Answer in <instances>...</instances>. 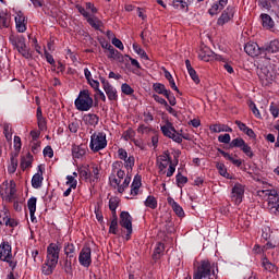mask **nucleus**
I'll list each match as a JSON object with an SVG mask.
<instances>
[{"instance_id": "nucleus-1", "label": "nucleus", "mask_w": 279, "mask_h": 279, "mask_svg": "<svg viewBox=\"0 0 279 279\" xmlns=\"http://www.w3.org/2000/svg\"><path fill=\"white\" fill-rule=\"evenodd\" d=\"M121 161H114L112 163V174L109 177V182L113 189H117L118 193H124L125 189L130 186L132 177L125 175V171L121 170Z\"/></svg>"}, {"instance_id": "nucleus-2", "label": "nucleus", "mask_w": 279, "mask_h": 279, "mask_svg": "<svg viewBox=\"0 0 279 279\" xmlns=\"http://www.w3.org/2000/svg\"><path fill=\"white\" fill-rule=\"evenodd\" d=\"M60 250L62 246L58 243H50L47 246L46 262L43 265L41 271L45 276H51L58 267V260H60Z\"/></svg>"}, {"instance_id": "nucleus-3", "label": "nucleus", "mask_w": 279, "mask_h": 279, "mask_svg": "<svg viewBox=\"0 0 279 279\" xmlns=\"http://www.w3.org/2000/svg\"><path fill=\"white\" fill-rule=\"evenodd\" d=\"M157 169H159L160 175H167V178H171L175 173V167H178V160L173 162L171 159V155L169 150L163 151L156 159Z\"/></svg>"}, {"instance_id": "nucleus-4", "label": "nucleus", "mask_w": 279, "mask_h": 279, "mask_svg": "<svg viewBox=\"0 0 279 279\" xmlns=\"http://www.w3.org/2000/svg\"><path fill=\"white\" fill-rule=\"evenodd\" d=\"M217 274H219L217 264L204 259L194 272L193 279H217Z\"/></svg>"}, {"instance_id": "nucleus-5", "label": "nucleus", "mask_w": 279, "mask_h": 279, "mask_svg": "<svg viewBox=\"0 0 279 279\" xmlns=\"http://www.w3.org/2000/svg\"><path fill=\"white\" fill-rule=\"evenodd\" d=\"M270 61L267 58H259L257 61V75L264 86H269L276 80L274 71L269 70Z\"/></svg>"}, {"instance_id": "nucleus-6", "label": "nucleus", "mask_w": 279, "mask_h": 279, "mask_svg": "<svg viewBox=\"0 0 279 279\" xmlns=\"http://www.w3.org/2000/svg\"><path fill=\"white\" fill-rule=\"evenodd\" d=\"M93 98L90 97V92L83 89L80 92L78 97L75 99L74 105L76 110L80 112H88L93 108Z\"/></svg>"}, {"instance_id": "nucleus-7", "label": "nucleus", "mask_w": 279, "mask_h": 279, "mask_svg": "<svg viewBox=\"0 0 279 279\" xmlns=\"http://www.w3.org/2000/svg\"><path fill=\"white\" fill-rule=\"evenodd\" d=\"M108 147V140L106 138V133L104 132H94L90 136L89 149L97 153L101 149Z\"/></svg>"}, {"instance_id": "nucleus-8", "label": "nucleus", "mask_w": 279, "mask_h": 279, "mask_svg": "<svg viewBox=\"0 0 279 279\" xmlns=\"http://www.w3.org/2000/svg\"><path fill=\"white\" fill-rule=\"evenodd\" d=\"M263 193L268 197L267 202L269 213L279 217V191L264 190Z\"/></svg>"}, {"instance_id": "nucleus-9", "label": "nucleus", "mask_w": 279, "mask_h": 279, "mask_svg": "<svg viewBox=\"0 0 279 279\" xmlns=\"http://www.w3.org/2000/svg\"><path fill=\"white\" fill-rule=\"evenodd\" d=\"M161 132L163 136L167 138H171L174 143H182V135L175 131L173 123L166 122V124L161 125Z\"/></svg>"}, {"instance_id": "nucleus-10", "label": "nucleus", "mask_w": 279, "mask_h": 279, "mask_svg": "<svg viewBox=\"0 0 279 279\" xmlns=\"http://www.w3.org/2000/svg\"><path fill=\"white\" fill-rule=\"evenodd\" d=\"M230 147H238L239 149H241V151H243V154H245V156H247L248 158H254V151L252 150V147L247 145V143H245V140L241 137L232 140L230 143Z\"/></svg>"}, {"instance_id": "nucleus-11", "label": "nucleus", "mask_w": 279, "mask_h": 279, "mask_svg": "<svg viewBox=\"0 0 279 279\" xmlns=\"http://www.w3.org/2000/svg\"><path fill=\"white\" fill-rule=\"evenodd\" d=\"M92 254L93 251L90 250V246L85 245L82 247L78 254V263L82 267H88L89 265H93Z\"/></svg>"}, {"instance_id": "nucleus-12", "label": "nucleus", "mask_w": 279, "mask_h": 279, "mask_svg": "<svg viewBox=\"0 0 279 279\" xmlns=\"http://www.w3.org/2000/svg\"><path fill=\"white\" fill-rule=\"evenodd\" d=\"M100 84H102V88L109 99V101H117L119 99V95H117V88H114L108 80L104 76L99 77Z\"/></svg>"}, {"instance_id": "nucleus-13", "label": "nucleus", "mask_w": 279, "mask_h": 279, "mask_svg": "<svg viewBox=\"0 0 279 279\" xmlns=\"http://www.w3.org/2000/svg\"><path fill=\"white\" fill-rule=\"evenodd\" d=\"M245 195V189L241 183H235L231 190V199L232 202L239 206L241 202H243V196Z\"/></svg>"}, {"instance_id": "nucleus-14", "label": "nucleus", "mask_w": 279, "mask_h": 279, "mask_svg": "<svg viewBox=\"0 0 279 279\" xmlns=\"http://www.w3.org/2000/svg\"><path fill=\"white\" fill-rule=\"evenodd\" d=\"M120 226L126 230V239L132 236V216L128 211L120 214Z\"/></svg>"}, {"instance_id": "nucleus-15", "label": "nucleus", "mask_w": 279, "mask_h": 279, "mask_svg": "<svg viewBox=\"0 0 279 279\" xmlns=\"http://www.w3.org/2000/svg\"><path fill=\"white\" fill-rule=\"evenodd\" d=\"M235 12L236 10L234 9V7L229 5L218 17L217 25H220L222 27V25L230 23V21L234 19Z\"/></svg>"}, {"instance_id": "nucleus-16", "label": "nucleus", "mask_w": 279, "mask_h": 279, "mask_svg": "<svg viewBox=\"0 0 279 279\" xmlns=\"http://www.w3.org/2000/svg\"><path fill=\"white\" fill-rule=\"evenodd\" d=\"M244 51L247 53V56H251L252 58H256V56H263L265 51L263 48L258 47V44L256 43H247L244 46Z\"/></svg>"}, {"instance_id": "nucleus-17", "label": "nucleus", "mask_w": 279, "mask_h": 279, "mask_svg": "<svg viewBox=\"0 0 279 279\" xmlns=\"http://www.w3.org/2000/svg\"><path fill=\"white\" fill-rule=\"evenodd\" d=\"M12 258V245L10 242H2L0 244V260H8Z\"/></svg>"}, {"instance_id": "nucleus-18", "label": "nucleus", "mask_w": 279, "mask_h": 279, "mask_svg": "<svg viewBox=\"0 0 279 279\" xmlns=\"http://www.w3.org/2000/svg\"><path fill=\"white\" fill-rule=\"evenodd\" d=\"M27 260L28 263H32V265H34V267H36V265H40L43 263V258L40 257V253L38 252V250H31V254L27 251Z\"/></svg>"}, {"instance_id": "nucleus-19", "label": "nucleus", "mask_w": 279, "mask_h": 279, "mask_svg": "<svg viewBox=\"0 0 279 279\" xmlns=\"http://www.w3.org/2000/svg\"><path fill=\"white\" fill-rule=\"evenodd\" d=\"M63 252L65 258H72L74 260H77V252L75 251V244L69 242L65 243L63 246Z\"/></svg>"}, {"instance_id": "nucleus-20", "label": "nucleus", "mask_w": 279, "mask_h": 279, "mask_svg": "<svg viewBox=\"0 0 279 279\" xmlns=\"http://www.w3.org/2000/svg\"><path fill=\"white\" fill-rule=\"evenodd\" d=\"M85 125H90V128H97L99 125V116L95 113H86L83 117Z\"/></svg>"}, {"instance_id": "nucleus-21", "label": "nucleus", "mask_w": 279, "mask_h": 279, "mask_svg": "<svg viewBox=\"0 0 279 279\" xmlns=\"http://www.w3.org/2000/svg\"><path fill=\"white\" fill-rule=\"evenodd\" d=\"M226 5H228V0H219L211 5V8L208 10V13L210 16H215V14H219V12H221Z\"/></svg>"}, {"instance_id": "nucleus-22", "label": "nucleus", "mask_w": 279, "mask_h": 279, "mask_svg": "<svg viewBox=\"0 0 279 279\" xmlns=\"http://www.w3.org/2000/svg\"><path fill=\"white\" fill-rule=\"evenodd\" d=\"M5 201L7 202H12L14 199V194L16 193V183L14 181H10V184H5Z\"/></svg>"}, {"instance_id": "nucleus-23", "label": "nucleus", "mask_w": 279, "mask_h": 279, "mask_svg": "<svg viewBox=\"0 0 279 279\" xmlns=\"http://www.w3.org/2000/svg\"><path fill=\"white\" fill-rule=\"evenodd\" d=\"M43 180H45V178H43V169L40 166H38L37 173H35L32 178L33 189H40V186H43Z\"/></svg>"}, {"instance_id": "nucleus-24", "label": "nucleus", "mask_w": 279, "mask_h": 279, "mask_svg": "<svg viewBox=\"0 0 279 279\" xmlns=\"http://www.w3.org/2000/svg\"><path fill=\"white\" fill-rule=\"evenodd\" d=\"M259 19L262 21L264 29H274L276 23L274 22V19H271L269 14L262 13Z\"/></svg>"}, {"instance_id": "nucleus-25", "label": "nucleus", "mask_w": 279, "mask_h": 279, "mask_svg": "<svg viewBox=\"0 0 279 279\" xmlns=\"http://www.w3.org/2000/svg\"><path fill=\"white\" fill-rule=\"evenodd\" d=\"M167 202L178 217H184V209L178 202H175V199H173V197H168Z\"/></svg>"}, {"instance_id": "nucleus-26", "label": "nucleus", "mask_w": 279, "mask_h": 279, "mask_svg": "<svg viewBox=\"0 0 279 279\" xmlns=\"http://www.w3.org/2000/svg\"><path fill=\"white\" fill-rule=\"evenodd\" d=\"M264 54L267 56V53H278L279 52V39H274L263 48Z\"/></svg>"}, {"instance_id": "nucleus-27", "label": "nucleus", "mask_w": 279, "mask_h": 279, "mask_svg": "<svg viewBox=\"0 0 279 279\" xmlns=\"http://www.w3.org/2000/svg\"><path fill=\"white\" fill-rule=\"evenodd\" d=\"M72 156L73 158L80 159L86 156V146L84 145H73L72 146Z\"/></svg>"}, {"instance_id": "nucleus-28", "label": "nucleus", "mask_w": 279, "mask_h": 279, "mask_svg": "<svg viewBox=\"0 0 279 279\" xmlns=\"http://www.w3.org/2000/svg\"><path fill=\"white\" fill-rule=\"evenodd\" d=\"M9 40L15 49H19V47L25 44V38L20 35H10Z\"/></svg>"}, {"instance_id": "nucleus-29", "label": "nucleus", "mask_w": 279, "mask_h": 279, "mask_svg": "<svg viewBox=\"0 0 279 279\" xmlns=\"http://www.w3.org/2000/svg\"><path fill=\"white\" fill-rule=\"evenodd\" d=\"M75 262L76 260L73 258H69V257L64 258L62 268L65 271V274H68L69 276H73V263Z\"/></svg>"}, {"instance_id": "nucleus-30", "label": "nucleus", "mask_w": 279, "mask_h": 279, "mask_svg": "<svg viewBox=\"0 0 279 279\" xmlns=\"http://www.w3.org/2000/svg\"><path fill=\"white\" fill-rule=\"evenodd\" d=\"M15 25H16V29L20 34L27 32V26H25V17L24 16H21V15L16 16Z\"/></svg>"}, {"instance_id": "nucleus-31", "label": "nucleus", "mask_w": 279, "mask_h": 279, "mask_svg": "<svg viewBox=\"0 0 279 279\" xmlns=\"http://www.w3.org/2000/svg\"><path fill=\"white\" fill-rule=\"evenodd\" d=\"M209 130L211 132H215L216 134H219L221 132H232V128L226 125V124H213Z\"/></svg>"}, {"instance_id": "nucleus-32", "label": "nucleus", "mask_w": 279, "mask_h": 279, "mask_svg": "<svg viewBox=\"0 0 279 279\" xmlns=\"http://www.w3.org/2000/svg\"><path fill=\"white\" fill-rule=\"evenodd\" d=\"M221 156H223V158H226V160H229L230 162H232V165H235V167H241V165H243V161H241L240 159H234V157H232V155H230L229 153H226L222 149L218 150Z\"/></svg>"}, {"instance_id": "nucleus-33", "label": "nucleus", "mask_w": 279, "mask_h": 279, "mask_svg": "<svg viewBox=\"0 0 279 279\" xmlns=\"http://www.w3.org/2000/svg\"><path fill=\"white\" fill-rule=\"evenodd\" d=\"M141 177L136 175L134 177V180L131 185V195L136 196L138 195V189H141Z\"/></svg>"}, {"instance_id": "nucleus-34", "label": "nucleus", "mask_w": 279, "mask_h": 279, "mask_svg": "<svg viewBox=\"0 0 279 279\" xmlns=\"http://www.w3.org/2000/svg\"><path fill=\"white\" fill-rule=\"evenodd\" d=\"M32 162H34V156H32V154L28 153L21 160V167H22L23 171H25V169H28V167H32Z\"/></svg>"}, {"instance_id": "nucleus-35", "label": "nucleus", "mask_w": 279, "mask_h": 279, "mask_svg": "<svg viewBox=\"0 0 279 279\" xmlns=\"http://www.w3.org/2000/svg\"><path fill=\"white\" fill-rule=\"evenodd\" d=\"M262 265L266 271H272V274H276V271H278V267H276V265L269 262L267 257L263 258Z\"/></svg>"}, {"instance_id": "nucleus-36", "label": "nucleus", "mask_w": 279, "mask_h": 279, "mask_svg": "<svg viewBox=\"0 0 279 279\" xmlns=\"http://www.w3.org/2000/svg\"><path fill=\"white\" fill-rule=\"evenodd\" d=\"M36 202H37L36 197H31L27 201V207L29 210L32 221H34V215L36 214Z\"/></svg>"}, {"instance_id": "nucleus-37", "label": "nucleus", "mask_w": 279, "mask_h": 279, "mask_svg": "<svg viewBox=\"0 0 279 279\" xmlns=\"http://www.w3.org/2000/svg\"><path fill=\"white\" fill-rule=\"evenodd\" d=\"M144 205L146 206V208H151V210H156V208H158V201L156 199V197L149 195L145 199Z\"/></svg>"}, {"instance_id": "nucleus-38", "label": "nucleus", "mask_w": 279, "mask_h": 279, "mask_svg": "<svg viewBox=\"0 0 279 279\" xmlns=\"http://www.w3.org/2000/svg\"><path fill=\"white\" fill-rule=\"evenodd\" d=\"M153 88L155 90V93H157L158 95H163V97L167 95V93L169 92V89H167V87L165 86V84L161 83H155L153 85Z\"/></svg>"}, {"instance_id": "nucleus-39", "label": "nucleus", "mask_w": 279, "mask_h": 279, "mask_svg": "<svg viewBox=\"0 0 279 279\" xmlns=\"http://www.w3.org/2000/svg\"><path fill=\"white\" fill-rule=\"evenodd\" d=\"M162 252H165V244L159 242V243H157L154 254H153L154 260H158L160 258V256H162Z\"/></svg>"}, {"instance_id": "nucleus-40", "label": "nucleus", "mask_w": 279, "mask_h": 279, "mask_svg": "<svg viewBox=\"0 0 279 279\" xmlns=\"http://www.w3.org/2000/svg\"><path fill=\"white\" fill-rule=\"evenodd\" d=\"M109 232L110 234H119V221L117 220V215L113 216V219L110 222Z\"/></svg>"}, {"instance_id": "nucleus-41", "label": "nucleus", "mask_w": 279, "mask_h": 279, "mask_svg": "<svg viewBox=\"0 0 279 279\" xmlns=\"http://www.w3.org/2000/svg\"><path fill=\"white\" fill-rule=\"evenodd\" d=\"M16 50L19 51V53H21V56H23V58H26V60H28V58H32V53L29 52V48H27V44L17 47Z\"/></svg>"}, {"instance_id": "nucleus-42", "label": "nucleus", "mask_w": 279, "mask_h": 279, "mask_svg": "<svg viewBox=\"0 0 279 279\" xmlns=\"http://www.w3.org/2000/svg\"><path fill=\"white\" fill-rule=\"evenodd\" d=\"M216 168L218 169V171L222 175V178H227V180H230V173H228V169L226 168L225 163L218 162L216 165Z\"/></svg>"}, {"instance_id": "nucleus-43", "label": "nucleus", "mask_w": 279, "mask_h": 279, "mask_svg": "<svg viewBox=\"0 0 279 279\" xmlns=\"http://www.w3.org/2000/svg\"><path fill=\"white\" fill-rule=\"evenodd\" d=\"M172 5L175 10H189V4L184 0H173Z\"/></svg>"}, {"instance_id": "nucleus-44", "label": "nucleus", "mask_w": 279, "mask_h": 279, "mask_svg": "<svg viewBox=\"0 0 279 279\" xmlns=\"http://www.w3.org/2000/svg\"><path fill=\"white\" fill-rule=\"evenodd\" d=\"M86 20L90 27H94V29H99V27H101V21H99V19L89 15Z\"/></svg>"}, {"instance_id": "nucleus-45", "label": "nucleus", "mask_w": 279, "mask_h": 279, "mask_svg": "<svg viewBox=\"0 0 279 279\" xmlns=\"http://www.w3.org/2000/svg\"><path fill=\"white\" fill-rule=\"evenodd\" d=\"M133 50L135 51V53H137L138 57H141L143 60H149V57L147 56V52H145L143 50V48H141V46L134 44L133 45Z\"/></svg>"}, {"instance_id": "nucleus-46", "label": "nucleus", "mask_w": 279, "mask_h": 279, "mask_svg": "<svg viewBox=\"0 0 279 279\" xmlns=\"http://www.w3.org/2000/svg\"><path fill=\"white\" fill-rule=\"evenodd\" d=\"M10 161L11 162L8 167V172L9 173H16V169L19 167V160H16V158H14V157H11Z\"/></svg>"}, {"instance_id": "nucleus-47", "label": "nucleus", "mask_w": 279, "mask_h": 279, "mask_svg": "<svg viewBox=\"0 0 279 279\" xmlns=\"http://www.w3.org/2000/svg\"><path fill=\"white\" fill-rule=\"evenodd\" d=\"M3 134L7 138V141H12V125H10L9 123H4L3 124Z\"/></svg>"}, {"instance_id": "nucleus-48", "label": "nucleus", "mask_w": 279, "mask_h": 279, "mask_svg": "<svg viewBox=\"0 0 279 279\" xmlns=\"http://www.w3.org/2000/svg\"><path fill=\"white\" fill-rule=\"evenodd\" d=\"M89 178H92V182H98L99 181V167L93 166L92 172L89 173Z\"/></svg>"}, {"instance_id": "nucleus-49", "label": "nucleus", "mask_w": 279, "mask_h": 279, "mask_svg": "<svg viewBox=\"0 0 279 279\" xmlns=\"http://www.w3.org/2000/svg\"><path fill=\"white\" fill-rule=\"evenodd\" d=\"M68 128L72 134H77V131L80 130V121L74 120V121L70 122Z\"/></svg>"}, {"instance_id": "nucleus-50", "label": "nucleus", "mask_w": 279, "mask_h": 279, "mask_svg": "<svg viewBox=\"0 0 279 279\" xmlns=\"http://www.w3.org/2000/svg\"><path fill=\"white\" fill-rule=\"evenodd\" d=\"M109 208H110L111 213H113V217H114V215H117V208H119V199L110 198L109 199Z\"/></svg>"}, {"instance_id": "nucleus-51", "label": "nucleus", "mask_w": 279, "mask_h": 279, "mask_svg": "<svg viewBox=\"0 0 279 279\" xmlns=\"http://www.w3.org/2000/svg\"><path fill=\"white\" fill-rule=\"evenodd\" d=\"M121 90L124 95H134V88H132L128 83H123L121 85Z\"/></svg>"}, {"instance_id": "nucleus-52", "label": "nucleus", "mask_w": 279, "mask_h": 279, "mask_svg": "<svg viewBox=\"0 0 279 279\" xmlns=\"http://www.w3.org/2000/svg\"><path fill=\"white\" fill-rule=\"evenodd\" d=\"M134 156H129L125 160H124V167L128 171L132 170L134 167Z\"/></svg>"}, {"instance_id": "nucleus-53", "label": "nucleus", "mask_w": 279, "mask_h": 279, "mask_svg": "<svg viewBox=\"0 0 279 279\" xmlns=\"http://www.w3.org/2000/svg\"><path fill=\"white\" fill-rule=\"evenodd\" d=\"M65 184L71 189H77V180H75V177L73 175H66Z\"/></svg>"}, {"instance_id": "nucleus-54", "label": "nucleus", "mask_w": 279, "mask_h": 279, "mask_svg": "<svg viewBox=\"0 0 279 279\" xmlns=\"http://www.w3.org/2000/svg\"><path fill=\"white\" fill-rule=\"evenodd\" d=\"M258 5L264 10H270L274 8V3L270 0H258Z\"/></svg>"}, {"instance_id": "nucleus-55", "label": "nucleus", "mask_w": 279, "mask_h": 279, "mask_svg": "<svg viewBox=\"0 0 279 279\" xmlns=\"http://www.w3.org/2000/svg\"><path fill=\"white\" fill-rule=\"evenodd\" d=\"M186 182H189V179L186 177L182 175V173L177 174L178 186L182 187L184 186V184H186Z\"/></svg>"}, {"instance_id": "nucleus-56", "label": "nucleus", "mask_w": 279, "mask_h": 279, "mask_svg": "<svg viewBox=\"0 0 279 279\" xmlns=\"http://www.w3.org/2000/svg\"><path fill=\"white\" fill-rule=\"evenodd\" d=\"M269 110H270V114H272L274 119H278V116H279L278 106L276 104L271 102L270 107H269Z\"/></svg>"}, {"instance_id": "nucleus-57", "label": "nucleus", "mask_w": 279, "mask_h": 279, "mask_svg": "<svg viewBox=\"0 0 279 279\" xmlns=\"http://www.w3.org/2000/svg\"><path fill=\"white\" fill-rule=\"evenodd\" d=\"M76 10H78L80 14H82V16H84V19H88L90 16V13L88 12V10L86 9V7H82L80 4L76 5Z\"/></svg>"}, {"instance_id": "nucleus-58", "label": "nucleus", "mask_w": 279, "mask_h": 279, "mask_svg": "<svg viewBox=\"0 0 279 279\" xmlns=\"http://www.w3.org/2000/svg\"><path fill=\"white\" fill-rule=\"evenodd\" d=\"M163 97L168 99L170 106H175V96L173 95V93H171V90H169Z\"/></svg>"}, {"instance_id": "nucleus-59", "label": "nucleus", "mask_w": 279, "mask_h": 279, "mask_svg": "<svg viewBox=\"0 0 279 279\" xmlns=\"http://www.w3.org/2000/svg\"><path fill=\"white\" fill-rule=\"evenodd\" d=\"M230 141H231V137H230V134L228 133L218 136V142L223 143L225 145L230 144Z\"/></svg>"}, {"instance_id": "nucleus-60", "label": "nucleus", "mask_w": 279, "mask_h": 279, "mask_svg": "<svg viewBox=\"0 0 279 279\" xmlns=\"http://www.w3.org/2000/svg\"><path fill=\"white\" fill-rule=\"evenodd\" d=\"M138 134H149V132H151V128L145 125V124H141L137 129Z\"/></svg>"}, {"instance_id": "nucleus-61", "label": "nucleus", "mask_w": 279, "mask_h": 279, "mask_svg": "<svg viewBox=\"0 0 279 279\" xmlns=\"http://www.w3.org/2000/svg\"><path fill=\"white\" fill-rule=\"evenodd\" d=\"M187 73L195 84H199V76L197 75L195 69L187 71Z\"/></svg>"}, {"instance_id": "nucleus-62", "label": "nucleus", "mask_w": 279, "mask_h": 279, "mask_svg": "<svg viewBox=\"0 0 279 279\" xmlns=\"http://www.w3.org/2000/svg\"><path fill=\"white\" fill-rule=\"evenodd\" d=\"M250 108H251L253 114H254L257 119H260V111H259L258 108L256 107V104L251 102V104H250Z\"/></svg>"}, {"instance_id": "nucleus-63", "label": "nucleus", "mask_w": 279, "mask_h": 279, "mask_svg": "<svg viewBox=\"0 0 279 279\" xmlns=\"http://www.w3.org/2000/svg\"><path fill=\"white\" fill-rule=\"evenodd\" d=\"M118 158H120V160H125L128 158V150L123 148L118 149Z\"/></svg>"}, {"instance_id": "nucleus-64", "label": "nucleus", "mask_w": 279, "mask_h": 279, "mask_svg": "<svg viewBox=\"0 0 279 279\" xmlns=\"http://www.w3.org/2000/svg\"><path fill=\"white\" fill-rule=\"evenodd\" d=\"M274 5V11L276 12L278 19H279V0H270Z\"/></svg>"}]
</instances>
